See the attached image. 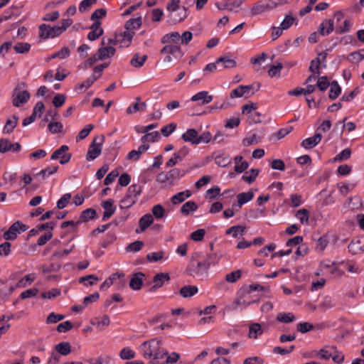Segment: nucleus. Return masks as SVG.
Segmentation results:
<instances>
[{"label": "nucleus", "instance_id": "48", "mask_svg": "<svg viewBox=\"0 0 364 364\" xmlns=\"http://www.w3.org/2000/svg\"><path fill=\"white\" fill-rule=\"evenodd\" d=\"M151 213L153 217L154 216L156 219L159 220L164 217L166 210L161 204H156L152 207Z\"/></svg>", "mask_w": 364, "mask_h": 364}, {"label": "nucleus", "instance_id": "45", "mask_svg": "<svg viewBox=\"0 0 364 364\" xmlns=\"http://www.w3.org/2000/svg\"><path fill=\"white\" fill-rule=\"evenodd\" d=\"M18 120V117L15 115L13 117L12 119H7L6 123L4 127V130H3L4 133H6V134L11 133L14 131V128L16 127Z\"/></svg>", "mask_w": 364, "mask_h": 364}, {"label": "nucleus", "instance_id": "46", "mask_svg": "<svg viewBox=\"0 0 364 364\" xmlns=\"http://www.w3.org/2000/svg\"><path fill=\"white\" fill-rule=\"evenodd\" d=\"M31 44L26 42H18L14 46V49L16 53L24 54L29 52L31 49Z\"/></svg>", "mask_w": 364, "mask_h": 364}, {"label": "nucleus", "instance_id": "64", "mask_svg": "<svg viewBox=\"0 0 364 364\" xmlns=\"http://www.w3.org/2000/svg\"><path fill=\"white\" fill-rule=\"evenodd\" d=\"M316 86L319 90L325 91L329 86V82L326 76H322L318 78Z\"/></svg>", "mask_w": 364, "mask_h": 364}, {"label": "nucleus", "instance_id": "43", "mask_svg": "<svg viewBox=\"0 0 364 364\" xmlns=\"http://www.w3.org/2000/svg\"><path fill=\"white\" fill-rule=\"evenodd\" d=\"M341 93V87L339 86L336 81H333L331 83V87L328 93V97L331 100H334L340 95Z\"/></svg>", "mask_w": 364, "mask_h": 364}, {"label": "nucleus", "instance_id": "63", "mask_svg": "<svg viewBox=\"0 0 364 364\" xmlns=\"http://www.w3.org/2000/svg\"><path fill=\"white\" fill-rule=\"evenodd\" d=\"M164 257V252H153L146 255V259L151 262H156L161 259Z\"/></svg>", "mask_w": 364, "mask_h": 364}, {"label": "nucleus", "instance_id": "6", "mask_svg": "<svg viewBox=\"0 0 364 364\" xmlns=\"http://www.w3.org/2000/svg\"><path fill=\"white\" fill-rule=\"evenodd\" d=\"M247 296L246 293L242 289H240L237 293L235 300L230 306H227L226 309L228 311H235L240 306H242L243 309H245L249 305L258 302L260 299L259 296H257L255 299H249Z\"/></svg>", "mask_w": 364, "mask_h": 364}, {"label": "nucleus", "instance_id": "12", "mask_svg": "<svg viewBox=\"0 0 364 364\" xmlns=\"http://www.w3.org/2000/svg\"><path fill=\"white\" fill-rule=\"evenodd\" d=\"M68 150V146L63 145L59 149L53 151L50 159L52 160H56L60 158V164L62 165L66 164L70 161L72 156L71 154L67 153Z\"/></svg>", "mask_w": 364, "mask_h": 364}, {"label": "nucleus", "instance_id": "34", "mask_svg": "<svg viewBox=\"0 0 364 364\" xmlns=\"http://www.w3.org/2000/svg\"><path fill=\"white\" fill-rule=\"evenodd\" d=\"M198 209V205L192 200L186 202L181 208V212L184 215H188L191 213L195 212Z\"/></svg>", "mask_w": 364, "mask_h": 364}, {"label": "nucleus", "instance_id": "59", "mask_svg": "<svg viewBox=\"0 0 364 364\" xmlns=\"http://www.w3.org/2000/svg\"><path fill=\"white\" fill-rule=\"evenodd\" d=\"M296 329L299 332L305 333L313 330L314 326L309 322H301L297 324Z\"/></svg>", "mask_w": 364, "mask_h": 364}, {"label": "nucleus", "instance_id": "55", "mask_svg": "<svg viewBox=\"0 0 364 364\" xmlns=\"http://www.w3.org/2000/svg\"><path fill=\"white\" fill-rule=\"evenodd\" d=\"M242 276V272L240 269H237L235 271H232L228 273L225 276V279L227 282L233 283L235 282L237 279H239Z\"/></svg>", "mask_w": 364, "mask_h": 364}, {"label": "nucleus", "instance_id": "40", "mask_svg": "<svg viewBox=\"0 0 364 364\" xmlns=\"http://www.w3.org/2000/svg\"><path fill=\"white\" fill-rule=\"evenodd\" d=\"M295 320V316L291 312H281L277 316V321L280 323H288Z\"/></svg>", "mask_w": 364, "mask_h": 364}, {"label": "nucleus", "instance_id": "60", "mask_svg": "<svg viewBox=\"0 0 364 364\" xmlns=\"http://www.w3.org/2000/svg\"><path fill=\"white\" fill-rule=\"evenodd\" d=\"M119 356L122 360H129L135 357V353L129 348H124L120 351Z\"/></svg>", "mask_w": 364, "mask_h": 364}, {"label": "nucleus", "instance_id": "51", "mask_svg": "<svg viewBox=\"0 0 364 364\" xmlns=\"http://www.w3.org/2000/svg\"><path fill=\"white\" fill-rule=\"evenodd\" d=\"M144 247V242L140 240L134 241L129 245H128L125 250L127 252H136L140 251Z\"/></svg>", "mask_w": 364, "mask_h": 364}, {"label": "nucleus", "instance_id": "25", "mask_svg": "<svg viewBox=\"0 0 364 364\" xmlns=\"http://www.w3.org/2000/svg\"><path fill=\"white\" fill-rule=\"evenodd\" d=\"M191 100L193 102L201 101L202 105H206L212 102L213 96L210 95L207 91H201L192 96Z\"/></svg>", "mask_w": 364, "mask_h": 364}, {"label": "nucleus", "instance_id": "18", "mask_svg": "<svg viewBox=\"0 0 364 364\" xmlns=\"http://www.w3.org/2000/svg\"><path fill=\"white\" fill-rule=\"evenodd\" d=\"M181 139L185 142H188L192 145H198V132L195 129H188L185 133H183L181 135Z\"/></svg>", "mask_w": 364, "mask_h": 364}, {"label": "nucleus", "instance_id": "16", "mask_svg": "<svg viewBox=\"0 0 364 364\" xmlns=\"http://www.w3.org/2000/svg\"><path fill=\"white\" fill-rule=\"evenodd\" d=\"M154 223L153 215L147 213L141 217L139 220V229L136 230V233L144 232L149 226Z\"/></svg>", "mask_w": 364, "mask_h": 364}, {"label": "nucleus", "instance_id": "62", "mask_svg": "<svg viewBox=\"0 0 364 364\" xmlns=\"http://www.w3.org/2000/svg\"><path fill=\"white\" fill-rule=\"evenodd\" d=\"M71 198L70 193H65L57 202V208L58 209H63L67 206Z\"/></svg>", "mask_w": 364, "mask_h": 364}, {"label": "nucleus", "instance_id": "7", "mask_svg": "<svg viewBox=\"0 0 364 364\" xmlns=\"http://www.w3.org/2000/svg\"><path fill=\"white\" fill-rule=\"evenodd\" d=\"M105 139V138L104 135H100L93 139L92 142L90 144L86 154V159L87 161L95 160L100 155L102 152V146Z\"/></svg>", "mask_w": 364, "mask_h": 364}, {"label": "nucleus", "instance_id": "58", "mask_svg": "<svg viewBox=\"0 0 364 364\" xmlns=\"http://www.w3.org/2000/svg\"><path fill=\"white\" fill-rule=\"evenodd\" d=\"M61 291L59 289L53 288L50 291L43 292L41 297L43 299H52L60 294Z\"/></svg>", "mask_w": 364, "mask_h": 364}, {"label": "nucleus", "instance_id": "13", "mask_svg": "<svg viewBox=\"0 0 364 364\" xmlns=\"http://www.w3.org/2000/svg\"><path fill=\"white\" fill-rule=\"evenodd\" d=\"M255 88V84L249 85H240L232 90L230 94V98L242 97L243 96L250 97L255 93V92L250 93V91Z\"/></svg>", "mask_w": 364, "mask_h": 364}, {"label": "nucleus", "instance_id": "50", "mask_svg": "<svg viewBox=\"0 0 364 364\" xmlns=\"http://www.w3.org/2000/svg\"><path fill=\"white\" fill-rule=\"evenodd\" d=\"M295 216L299 220L302 224H308L309 218V211L307 209L302 208L299 210Z\"/></svg>", "mask_w": 364, "mask_h": 364}, {"label": "nucleus", "instance_id": "31", "mask_svg": "<svg viewBox=\"0 0 364 364\" xmlns=\"http://www.w3.org/2000/svg\"><path fill=\"white\" fill-rule=\"evenodd\" d=\"M245 293H246V296H250L255 291H269V287H264L259 284H252L249 286H247L242 289Z\"/></svg>", "mask_w": 364, "mask_h": 364}, {"label": "nucleus", "instance_id": "53", "mask_svg": "<svg viewBox=\"0 0 364 364\" xmlns=\"http://www.w3.org/2000/svg\"><path fill=\"white\" fill-rule=\"evenodd\" d=\"M96 81V77H90L86 80L82 82V83L79 84L76 86L75 90L82 91V90H87L89 87H90L93 83Z\"/></svg>", "mask_w": 364, "mask_h": 364}, {"label": "nucleus", "instance_id": "28", "mask_svg": "<svg viewBox=\"0 0 364 364\" xmlns=\"http://www.w3.org/2000/svg\"><path fill=\"white\" fill-rule=\"evenodd\" d=\"M198 291V289L196 286L194 285H186L180 289V295L183 298H189L195 294H196Z\"/></svg>", "mask_w": 364, "mask_h": 364}, {"label": "nucleus", "instance_id": "14", "mask_svg": "<svg viewBox=\"0 0 364 364\" xmlns=\"http://www.w3.org/2000/svg\"><path fill=\"white\" fill-rule=\"evenodd\" d=\"M348 252L352 255L364 252V237L353 239L348 246Z\"/></svg>", "mask_w": 364, "mask_h": 364}, {"label": "nucleus", "instance_id": "26", "mask_svg": "<svg viewBox=\"0 0 364 364\" xmlns=\"http://www.w3.org/2000/svg\"><path fill=\"white\" fill-rule=\"evenodd\" d=\"M144 274L142 272H137L134 274L129 282V287L134 290L141 289L143 284V277Z\"/></svg>", "mask_w": 364, "mask_h": 364}, {"label": "nucleus", "instance_id": "4", "mask_svg": "<svg viewBox=\"0 0 364 364\" xmlns=\"http://www.w3.org/2000/svg\"><path fill=\"white\" fill-rule=\"evenodd\" d=\"M179 4V0H171L166 6V9L170 12L168 14L169 21L174 24L183 21L187 17V10L185 6H183V14L181 12L178 14H175L180 9Z\"/></svg>", "mask_w": 364, "mask_h": 364}, {"label": "nucleus", "instance_id": "30", "mask_svg": "<svg viewBox=\"0 0 364 364\" xmlns=\"http://www.w3.org/2000/svg\"><path fill=\"white\" fill-rule=\"evenodd\" d=\"M109 318L107 315L103 316L101 320H100L98 318H95L94 320L90 321L91 324L95 326L99 331L104 330L107 326L109 325Z\"/></svg>", "mask_w": 364, "mask_h": 364}, {"label": "nucleus", "instance_id": "22", "mask_svg": "<svg viewBox=\"0 0 364 364\" xmlns=\"http://www.w3.org/2000/svg\"><path fill=\"white\" fill-rule=\"evenodd\" d=\"M245 0H228L225 3L223 4V8L219 7V4H216V6L220 10L227 9L230 11L237 12L238 10L236 9H239L242 4Z\"/></svg>", "mask_w": 364, "mask_h": 364}, {"label": "nucleus", "instance_id": "21", "mask_svg": "<svg viewBox=\"0 0 364 364\" xmlns=\"http://www.w3.org/2000/svg\"><path fill=\"white\" fill-rule=\"evenodd\" d=\"M170 276L168 273H158L153 278L154 286L151 288V291L156 290L161 287L165 281H169Z\"/></svg>", "mask_w": 364, "mask_h": 364}, {"label": "nucleus", "instance_id": "5", "mask_svg": "<svg viewBox=\"0 0 364 364\" xmlns=\"http://www.w3.org/2000/svg\"><path fill=\"white\" fill-rule=\"evenodd\" d=\"M26 87L25 82L18 83L13 90L12 102L16 107L26 103L31 97L30 93L27 90H23Z\"/></svg>", "mask_w": 364, "mask_h": 364}, {"label": "nucleus", "instance_id": "41", "mask_svg": "<svg viewBox=\"0 0 364 364\" xmlns=\"http://www.w3.org/2000/svg\"><path fill=\"white\" fill-rule=\"evenodd\" d=\"M215 162L220 167H225L231 163V158L228 154H218L215 157Z\"/></svg>", "mask_w": 364, "mask_h": 364}, {"label": "nucleus", "instance_id": "19", "mask_svg": "<svg viewBox=\"0 0 364 364\" xmlns=\"http://www.w3.org/2000/svg\"><path fill=\"white\" fill-rule=\"evenodd\" d=\"M321 139V134L316 132L313 136L303 140L301 143V145L306 149H312L319 144Z\"/></svg>", "mask_w": 364, "mask_h": 364}, {"label": "nucleus", "instance_id": "54", "mask_svg": "<svg viewBox=\"0 0 364 364\" xmlns=\"http://www.w3.org/2000/svg\"><path fill=\"white\" fill-rule=\"evenodd\" d=\"M164 358H166L165 360H161L163 364H173L179 360L180 355L176 352H173L171 354H168L167 352V355Z\"/></svg>", "mask_w": 364, "mask_h": 364}, {"label": "nucleus", "instance_id": "3", "mask_svg": "<svg viewBox=\"0 0 364 364\" xmlns=\"http://www.w3.org/2000/svg\"><path fill=\"white\" fill-rule=\"evenodd\" d=\"M186 174V171L175 168L168 172L161 171L156 176V181L166 186H172Z\"/></svg>", "mask_w": 364, "mask_h": 364}, {"label": "nucleus", "instance_id": "29", "mask_svg": "<svg viewBox=\"0 0 364 364\" xmlns=\"http://www.w3.org/2000/svg\"><path fill=\"white\" fill-rule=\"evenodd\" d=\"M58 168V166H48L44 169H42L38 173H36L34 175V177L44 180L50 175L57 172Z\"/></svg>", "mask_w": 364, "mask_h": 364}, {"label": "nucleus", "instance_id": "20", "mask_svg": "<svg viewBox=\"0 0 364 364\" xmlns=\"http://www.w3.org/2000/svg\"><path fill=\"white\" fill-rule=\"evenodd\" d=\"M334 30V22L332 19H325L318 27V32L320 35L324 36L330 34Z\"/></svg>", "mask_w": 364, "mask_h": 364}, {"label": "nucleus", "instance_id": "56", "mask_svg": "<svg viewBox=\"0 0 364 364\" xmlns=\"http://www.w3.org/2000/svg\"><path fill=\"white\" fill-rule=\"evenodd\" d=\"M93 129H94V125L92 124H89L86 125L85 127L83 128L80 132V133L78 134V135L76 137V140L79 141V140L85 139Z\"/></svg>", "mask_w": 364, "mask_h": 364}, {"label": "nucleus", "instance_id": "11", "mask_svg": "<svg viewBox=\"0 0 364 364\" xmlns=\"http://www.w3.org/2000/svg\"><path fill=\"white\" fill-rule=\"evenodd\" d=\"M287 3V1L277 2L274 0H268V2L266 4H257L254 5L251 9V13L252 16L258 15L264 11L272 10Z\"/></svg>", "mask_w": 364, "mask_h": 364}, {"label": "nucleus", "instance_id": "33", "mask_svg": "<svg viewBox=\"0 0 364 364\" xmlns=\"http://www.w3.org/2000/svg\"><path fill=\"white\" fill-rule=\"evenodd\" d=\"M254 198V193L252 191L240 193L237 196V204L241 207L243 204L252 200Z\"/></svg>", "mask_w": 364, "mask_h": 364}, {"label": "nucleus", "instance_id": "8", "mask_svg": "<svg viewBox=\"0 0 364 364\" xmlns=\"http://www.w3.org/2000/svg\"><path fill=\"white\" fill-rule=\"evenodd\" d=\"M28 229V226L26 224L22 223L20 220H17L3 234V237L6 240H14L18 234L25 232Z\"/></svg>", "mask_w": 364, "mask_h": 364}, {"label": "nucleus", "instance_id": "9", "mask_svg": "<svg viewBox=\"0 0 364 364\" xmlns=\"http://www.w3.org/2000/svg\"><path fill=\"white\" fill-rule=\"evenodd\" d=\"M161 54H168L164 61L166 63L172 62L171 55L176 59H181L183 56V52L180 46L177 45H166L160 50Z\"/></svg>", "mask_w": 364, "mask_h": 364}, {"label": "nucleus", "instance_id": "17", "mask_svg": "<svg viewBox=\"0 0 364 364\" xmlns=\"http://www.w3.org/2000/svg\"><path fill=\"white\" fill-rule=\"evenodd\" d=\"M90 28L91 31L87 34V38L90 41H95L103 34L104 31L100 21H95Z\"/></svg>", "mask_w": 364, "mask_h": 364}, {"label": "nucleus", "instance_id": "32", "mask_svg": "<svg viewBox=\"0 0 364 364\" xmlns=\"http://www.w3.org/2000/svg\"><path fill=\"white\" fill-rule=\"evenodd\" d=\"M263 333L261 325L259 323H254L249 327L248 336L250 338H257L259 336Z\"/></svg>", "mask_w": 364, "mask_h": 364}, {"label": "nucleus", "instance_id": "42", "mask_svg": "<svg viewBox=\"0 0 364 364\" xmlns=\"http://www.w3.org/2000/svg\"><path fill=\"white\" fill-rule=\"evenodd\" d=\"M146 109V104L145 102H135L127 107V113L131 114L136 112H144Z\"/></svg>", "mask_w": 364, "mask_h": 364}, {"label": "nucleus", "instance_id": "39", "mask_svg": "<svg viewBox=\"0 0 364 364\" xmlns=\"http://www.w3.org/2000/svg\"><path fill=\"white\" fill-rule=\"evenodd\" d=\"M147 55H144L140 56L139 53H136L130 60V64L136 68H141L144 65V63L147 60Z\"/></svg>", "mask_w": 364, "mask_h": 364}, {"label": "nucleus", "instance_id": "38", "mask_svg": "<svg viewBox=\"0 0 364 364\" xmlns=\"http://www.w3.org/2000/svg\"><path fill=\"white\" fill-rule=\"evenodd\" d=\"M335 352V346H326L321 349L317 355L324 360H328L332 358L333 353Z\"/></svg>", "mask_w": 364, "mask_h": 364}, {"label": "nucleus", "instance_id": "2", "mask_svg": "<svg viewBox=\"0 0 364 364\" xmlns=\"http://www.w3.org/2000/svg\"><path fill=\"white\" fill-rule=\"evenodd\" d=\"M142 192V186L138 184L131 185L123 198L119 201V208L124 210L132 207L138 200Z\"/></svg>", "mask_w": 364, "mask_h": 364}, {"label": "nucleus", "instance_id": "35", "mask_svg": "<svg viewBox=\"0 0 364 364\" xmlns=\"http://www.w3.org/2000/svg\"><path fill=\"white\" fill-rule=\"evenodd\" d=\"M55 350L61 355H68L71 352V346L68 342H61L55 345Z\"/></svg>", "mask_w": 364, "mask_h": 364}, {"label": "nucleus", "instance_id": "44", "mask_svg": "<svg viewBox=\"0 0 364 364\" xmlns=\"http://www.w3.org/2000/svg\"><path fill=\"white\" fill-rule=\"evenodd\" d=\"M363 53H364V49L352 52L348 55L347 59L353 63H358L364 59Z\"/></svg>", "mask_w": 364, "mask_h": 364}, {"label": "nucleus", "instance_id": "49", "mask_svg": "<svg viewBox=\"0 0 364 364\" xmlns=\"http://www.w3.org/2000/svg\"><path fill=\"white\" fill-rule=\"evenodd\" d=\"M161 138L160 134L159 132L155 131L150 133L145 134L141 138V141L142 143H146V141L154 142L158 141Z\"/></svg>", "mask_w": 364, "mask_h": 364}, {"label": "nucleus", "instance_id": "23", "mask_svg": "<svg viewBox=\"0 0 364 364\" xmlns=\"http://www.w3.org/2000/svg\"><path fill=\"white\" fill-rule=\"evenodd\" d=\"M97 212L95 209L91 208H87L81 213L80 219L77 221H76V223L80 224L82 223H86L89 220L97 218Z\"/></svg>", "mask_w": 364, "mask_h": 364}, {"label": "nucleus", "instance_id": "37", "mask_svg": "<svg viewBox=\"0 0 364 364\" xmlns=\"http://www.w3.org/2000/svg\"><path fill=\"white\" fill-rule=\"evenodd\" d=\"M223 63V68H232L236 66V61L230 56H220L217 59L216 63Z\"/></svg>", "mask_w": 364, "mask_h": 364}, {"label": "nucleus", "instance_id": "24", "mask_svg": "<svg viewBox=\"0 0 364 364\" xmlns=\"http://www.w3.org/2000/svg\"><path fill=\"white\" fill-rule=\"evenodd\" d=\"M115 51V48L112 46H102L97 50V58L100 60H103L107 58L113 56Z\"/></svg>", "mask_w": 364, "mask_h": 364}, {"label": "nucleus", "instance_id": "10", "mask_svg": "<svg viewBox=\"0 0 364 364\" xmlns=\"http://www.w3.org/2000/svg\"><path fill=\"white\" fill-rule=\"evenodd\" d=\"M209 269L208 264L203 259L197 260L196 262L193 260L188 266V274L193 277H200L207 273Z\"/></svg>", "mask_w": 364, "mask_h": 364}, {"label": "nucleus", "instance_id": "61", "mask_svg": "<svg viewBox=\"0 0 364 364\" xmlns=\"http://www.w3.org/2000/svg\"><path fill=\"white\" fill-rule=\"evenodd\" d=\"M176 129V124L171 122L161 129V132L164 136L167 137L173 133Z\"/></svg>", "mask_w": 364, "mask_h": 364}, {"label": "nucleus", "instance_id": "27", "mask_svg": "<svg viewBox=\"0 0 364 364\" xmlns=\"http://www.w3.org/2000/svg\"><path fill=\"white\" fill-rule=\"evenodd\" d=\"M191 195L192 193L189 190L181 191L173 196L171 198V201L173 205H178L183 203L186 198H190Z\"/></svg>", "mask_w": 364, "mask_h": 364}, {"label": "nucleus", "instance_id": "36", "mask_svg": "<svg viewBox=\"0 0 364 364\" xmlns=\"http://www.w3.org/2000/svg\"><path fill=\"white\" fill-rule=\"evenodd\" d=\"M245 232V227L242 225H234L228 228L225 234L232 235L235 238H237L239 235H243Z\"/></svg>", "mask_w": 364, "mask_h": 364}, {"label": "nucleus", "instance_id": "47", "mask_svg": "<svg viewBox=\"0 0 364 364\" xmlns=\"http://www.w3.org/2000/svg\"><path fill=\"white\" fill-rule=\"evenodd\" d=\"M141 25V18H133L127 21L125 23L126 30L138 29Z\"/></svg>", "mask_w": 364, "mask_h": 364}, {"label": "nucleus", "instance_id": "1", "mask_svg": "<svg viewBox=\"0 0 364 364\" xmlns=\"http://www.w3.org/2000/svg\"><path fill=\"white\" fill-rule=\"evenodd\" d=\"M143 357L150 359L151 364H163V360L167 355V350L162 346V340L159 338L143 342L139 346Z\"/></svg>", "mask_w": 364, "mask_h": 364}, {"label": "nucleus", "instance_id": "57", "mask_svg": "<svg viewBox=\"0 0 364 364\" xmlns=\"http://www.w3.org/2000/svg\"><path fill=\"white\" fill-rule=\"evenodd\" d=\"M351 150L349 148H346L343 149L341 153L337 154L334 159V161H342L344 160H347L350 157Z\"/></svg>", "mask_w": 364, "mask_h": 364}, {"label": "nucleus", "instance_id": "52", "mask_svg": "<svg viewBox=\"0 0 364 364\" xmlns=\"http://www.w3.org/2000/svg\"><path fill=\"white\" fill-rule=\"evenodd\" d=\"M48 128L52 134H59L63 132V125L60 122H53L48 124Z\"/></svg>", "mask_w": 364, "mask_h": 364}, {"label": "nucleus", "instance_id": "15", "mask_svg": "<svg viewBox=\"0 0 364 364\" xmlns=\"http://www.w3.org/2000/svg\"><path fill=\"white\" fill-rule=\"evenodd\" d=\"M102 207L105 210L102 216V220L106 221L110 218L116 211V206L114 205V200L107 199V200L102 202Z\"/></svg>", "mask_w": 364, "mask_h": 364}]
</instances>
